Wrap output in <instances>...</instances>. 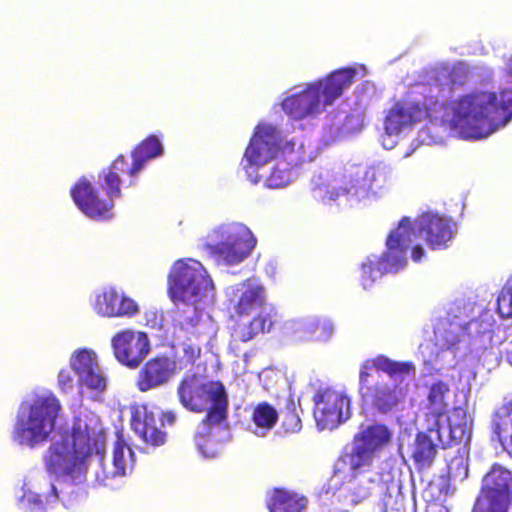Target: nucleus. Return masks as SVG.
<instances>
[{
	"label": "nucleus",
	"instance_id": "nucleus-36",
	"mask_svg": "<svg viewBox=\"0 0 512 512\" xmlns=\"http://www.w3.org/2000/svg\"><path fill=\"white\" fill-rule=\"evenodd\" d=\"M290 181L287 169H279L274 167L265 179V185L268 188L276 189L286 186Z\"/></svg>",
	"mask_w": 512,
	"mask_h": 512
},
{
	"label": "nucleus",
	"instance_id": "nucleus-23",
	"mask_svg": "<svg viewBox=\"0 0 512 512\" xmlns=\"http://www.w3.org/2000/svg\"><path fill=\"white\" fill-rule=\"evenodd\" d=\"M349 177L354 192L365 196L377 195L387 182L385 171L376 166L356 165L350 171Z\"/></svg>",
	"mask_w": 512,
	"mask_h": 512
},
{
	"label": "nucleus",
	"instance_id": "nucleus-29",
	"mask_svg": "<svg viewBox=\"0 0 512 512\" xmlns=\"http://www.w3.org/2000/svg\"><path fill=\"white\" fill-rule=\"evenodd\" d=\"M265 303V290L260 285H247L241 293L234 312L238 317L248 316Z\"/></svg>",
	"mask_w": 512,
	"mask_h": 512
},
{
	"label": "nucleus",
	"instance_id": "nucleus-3",
	"mask_svg": "<svg viewBox=\"0 0 512 512\" xmlns=\"http://www.w3.org/2000/svg\"><path fill=\"white\" fill-rule=\"evenodd\" d=\"M213 289V282L203 265L196 260L174 263L168 276V293L177 305L176 321L183 331L193 333L199 325L200 303Z\"/></svg>",
	"mask_w": 512,
	"mask_h": 512
},
{
	"label": "nucleus",
	"instance_id": "nucleus-20",
	"mask_svg": "<svg viewBox=\"0 0 512 512\" xmlns=\"http://www.w3.org/2000/svg\"><path fill=\"white\" fill-rule=\"evenodd\" d=\"M174 362L167 356L149 359L139 370L136 386L139 391L147 392L166 383L174 372Z\"/></svg>",
	"mask_w": 512,
	"mask_h": 512
},
{
	"label": "nucleus",
	"instance_id": "nucleus-24",
	"mask_svg": "<svg viewBox=\"0 0 512 512\" xmlns=\"http://www.w3.org/2000/svg\"><path fill=\"white\" fill-rule=\"evenodd\" d=\"M131 426L140 438L153 447L166 442V433L157 427V419L146 406H139L132 411Z\"/></svg>",
	"mask_w": 512,
	"mask_h": 512
},
{
	"label": "nucleus",
	"instance_id": "nucleus-7",
	"mask_svg": "<svg viewBox=\"0 0 512 512\" xmlns=\"http://www.w3.org/2000/svg\"><path fill=\"white\" fill-rule=\"evenodd\" d=\"M355 75L356 70L353 68L336 70L324 79L308 84L302 91L284 98L282 109L294 120L317 114L352 85Z\"/></svg>",
	"mask_w": 512,
	"mask_h": 512
},
{
	"label": "nucleus",
	"instance_id": "nucleus-18",
	"mask_svg": "<svg viewBox=\"0 0 512 512\" xmlns=\"http://www.w3.org/2000/svg\"><path fill=\"white\" fill-rule=\"evenodd\" d=\"M273 325L274 321L269 313H258L249 321L236 320L231 330L229 349L238 355L241 344L269 333Z\"/></svg>",
	"mask_w": 512,
	"mask_h": 512
},
{
	"label": "nucleus",
	"instance_id": "nucleus-21",
	"mask_svg": "<svg viewBox=\"0 0 512 512\" xmlns=\"http://www.w3.org/2000/svg\"><path fill=\"white\" fill-rule=\"evenodd\" d=\"M95 310L103 317H132L139 312V307L133 299L115 288H108L96 297Z\"/></svg>",
	"mask_w": 512,
	"mask_h": 512
},
{
	"label": "nucleus",
	"instance_id": "nucleus-5",
	"mask_svg": "<svg viewBox=\"0 0 512 512\" xmlns=\"http://www.w3.org/2000/svg\"><path fill=\"white\" fill-rule=\"evenodd\" d=\"M92 440L88 425L75 422L49 445L43 456L46 471L56 478L75 479L83 475L92 455Z\"/></svg>",
	"mask_w": 512,
	"mask_h": 512
},
{
	"label": "nucleus",
	"instance_id": "nucleus-43",
	"mask_svg": "<svg viewBox=\"0 0 512 512\" xmlns=\"http://www.w3.org/2000/svg\"><path fill=\"white\" fill-rule=\"evenodd\" d=\"M353 494L355 495V497L353 498V501L355 503H358V502L366 499L367 497H369L371 495V491L369 488H363L359 492L353 493Z\"/></svg>",
	"mask_w": 512,
	"mask_h": 512
},
{
	"label": "nucleus",
	"instance_id": "nucleus-14",
	"mask_svg": "<svg viewBox=\"0 0 512 512\" xmlns=\"http://www.w3.org/2000/svg\"><path fill=\"white\" fill-rule=\"evenodd\" d=\"M414 236L410 218L403 217L387 236L385 251L375 258L382 273H398L408 263L406 253Z\"/></svg>",
	"mask_w": 512,
	"mask_h": 512
},
{
	"label": "nucleus",
	"instance_id": "nucleus-45",
	"mask_svg": "<svg viewBox=\"0 0 512 512\" xmlns=\"http://www.w3.org/2000/svg\"><path fill=\"white\" fill-rule=\"evenodd\" d=\"M293 162H294V164L296 165V164H298L299 162H301V160H295V161H293Z\"/></svg>",
	"mask_w": 512,
	"mask_h": 512
},
{
	"label": "nucleus",
	"instance_id": "nucleus-13",
	"mask_svg": "<svg viewBox=\"0 0 512 512\" xmlns=\"http://www.w3.org/2000/svg\"><path fill=\"white\" fill-rule=\"evenodd\" d=\"M313 415L319 430H334L351 417V399L342 391L326 387L313 395Z\"/></svg>",
	"mask_w": 512,
	"mask_h": 512
},
{
	"label": "nucleus",
	"instance_id": "nucleus-25",
	"mask_svg": "<svg viewBox=\"0 0 512 512\" xmlns=\"http://www.w3.org/2000/svg\"><path fill=\"white\" fill-rule=\"evenodd\" d=\"M163 153V146L155 135H149L138 143L131 152L132 163L127 167V175L131 178L143 169L144 165L151 159Z\"/></svg>",
	"mask_w": 512,
	"mask_h": 512
},
{
	"label": "nucleus",
	"instance_id": "nucleus-30",
	"mask_svg": "<svg viewBox=\"0 0 512 512\" xmlns=\"http://www.w3.org/2000/svg\"><path fill=\"white\" fill-rule=\"evenodd\" d=\"M305 507V499L284 489H275L268 502L270 512H300Z\"/></svg>",
	"mask_w": 512,
	"mask_h": 512
},
{
	"label": "nucleus",
	"instance_id": "nucleus-40",
	"mask_svg": "<svg viewBox=\"0 0 512 512\" xmlns=\"http://www.w3.org/2000/svg\"><path fill=\"white\" fill-rule=\"evenodd\" d=\"M319 328V325L314 322H304L301 323L298 330L303 332L304 334H313L317 329Z\"/></svg>",
	"mask_w": 512,
	"mask_h": 512
},
{
	"label": "nucleus",
	"instance_id": "nucleus-9",
	"mask_svg": "<svg viewBox=\"0 0 512 512\" xmlns=\"http://www.w3.org/2000/svg\"><path fill=\"white\" fill-rule=\"evenodd\" d=\"M215 242H207L210 255L228 265H236L247 258L256 246L251 230L240 223L223 224L214 230Z\"/></svg>",
	"mask_w": 512,
	"mask_h": 512
},
{
	"label": "nucleus",
	"instance_id": "nucleus-41",
	"mask_svg": "<svg viewBox=\"0 0 512 512\" xmlns=\"http://www.w3.org/2000/svg\"><path fill=\"white\" fill-rule=\"evenodd\" d=\"M321 187L313 188L314 192H319V197L322 200H325L326 198L329 200H335L339 196V192L337 191H328V189H325L324 194H321Z\"/></svg>",
	"mask_w": 512,
	"mask_h": 512
},
{
	"label": "nucleus",
	"instance_id": "nucleus-37",
	"mask_svg": "<svg viewBox=\"0 0 512 512\" xmlns=\"http://www.w3.org/2000/svg\"><path fill=\"white\" fill-rule=\"evenodd\" d=\"M58 384L63 391L72 388L73 376L71 375V371L69 369L60 370L58 374Z\"/></svg>",
	"mask_w": 512,
	"mask_h": 512
},
{
	"label": "nucleus",
	"instance_id": "nucleus-35",
	"mask_svg": "<svg viewBox=\"0 0 512 512\" xmlns=\"http://www.w3.org/2000/svg\"><path fill=\"white\" fill-rule=\"evenodd\" d=\"M468 474V464L462 456L454 457L448 464L449 478L454 481H463L468 477Z\"/></svg>",
	"mask_w": 512,
	"mask_h": 512
},
{
	"label": "nucleus",
	"instance_id": "nucleus-26",
	"mask_svg": "<svg viewBox=\"0 0 512 512\" xmlns=\"http://www.w3.org/2000/svg\"><path fill=\"white\" fill-rule=\"evenodd\" d=\"M491 429L503 449L512 455V399L493 413Z\"/></svg>",
	"mask_w": 512,
	"mask_h": 512
},
{
	"label": "nucleus",
	"instance_id": "nucleus-16",
	"mask_svg": "<svg viewBox=\"0 0 512 512\" xmlns=\"http://www.w3.org/2000/svg\"><path fill=\"white\" fill-rule=\"evenodd\" d=\"M113 354L118 362L129 368H136L150 351L148 335L142 331L125 329L111 339Z\"/></svg>",
	"mask_w": 512,
	"mask_h": 512
},
{
	"label": "nucleus",
	"instance_id": "nucleus-42",
	"mask_svg": "<svg viewBox=\"0 0 512 512\" xmlns=\"http://www.w3.org/2000/svg\"><path fill=\"white\" fill-rule=\"evenodd\" d=\"M425 252L420 245H416L411 250V258L415 262H419L424 257Z\"/></svg>",
	"mask_w": 512,
	"mask_h": 512
},
{
	"label": "nucleus",
	"instance_id": "nucleus-44",
	"mask_svg": "<svg viewBox=\"0 0 512 512\" xmlns=\"http://www.w3.org/2000/svg\"><path fill=\"white\" fill-rule=\"evenodd\" d=\"M426 512H448V510L440 504H433L428 507Z\"/></svg>",
	"mask_w": 512,
	"mask_h": 512
},
{
	"label": "nucleus",
	"instance_id": "nucleus-19",
	"mask_svg": "<svg viewBox=\"0 0 512 512\" xmlns=\"http://www.w3.org/2000/svg\"><path fill=\"white\" fill-rule=\"evenodd\" d=\"M414 235L423 237L432 249L445 248L448 241L452 238L450 224L442 217L425 213L415 222Z\"/></svg>",
	"mask_w": 512,
	"mask_h": 512
},
{
	"label": "nucleus",
	"instance_id": "nucleus-2",
	"mask_svg": "<svg viewBox=\"0 0 512 512\" xmlns=\"http://www.w3.org/2000/svg\"><path fill=\"white\" fill-rule=\"evenodd\" d=\"M180 403L189 411H206L200 429L194 434L198 450L208 455V446L215 427L224 425L228 418L229 400L225 386L220 381H203L197 374L185 376L177 387Z\"/></svg>",
	"mask_w": 512,
	"mask_h": 512
},
{
	"label": "nucleus",
	"instance_id": "nucleus-33",
	"mask_svg": "<svg viewBox=\"0 0 512 512\" xmlns=\"http://www.w3.org/2000/svg\"><path fill=\"white\" fill-rule=\"evenodd\" d=\"M496 310L502 319L512 320V280L501 289Z\"/></svg>",
	"mask_w": 512,
	"mask_h": 512
},
{
	"label": "nucleus",
	"instance_id": "nucleus-34",
	"mask_svg": "<svg viewBox=\"0 0 512 512\" xmlns=\"http://www.w3.org/2000/svg\"><path fill=\"white\" fill-rule=\"evenodd\" d=\"M282 426L287 433H296L302 428V422L293 401L287 405L283 413Z\"/></svg>",
	"mask_w": 512,
	"mask_h": 512
},
{
	"label": "nucleus",
	"instance_id": "nucleus-28",
	"mask_svg": "<svg viewBox=\"0 0 512 512\" xmlns=\"http://www.w3.org/2000/svg\"><path fill=\"white\" fill-rule=\"evenodd\" d=\"M113 471L104 473V479L109 477H122L126 474L127 468L134 464V452L126 443L122 435H118L113 447Z\"/></svg>",
	"mask_w": 512,
	"mask_h": 512
},
{
	"label": "nucleus",
	"instance_id": "nucleus-10",
	"mask_svg": "<svg viewBox=\"0 0 512 512\" xmlns=\"http://www.w3.org/2000/svg\"><path fill=\"white\" fill-rule=\"evenodd\" d=\"M392 434L385 424L374 423L361 427L354 434L351 451L347 454L351 476L356 478L368 470L373 463L375 454L391 441Z\"/></svg>",
	"mask_w": 512,
	"mask_h": 512
},
{
	"label": "nucleus",
	"instance_id": "nucleus-11",
	"mask_svg": "<svg viewBox=\"0 0 512 512\" xmlns=\"http://www.w3.org/2000/svg\"><path fill=\"white\" fill-rule=\"evenodd\" d=\"M512 503V472L494 463L484 475L472 512H508Z\"/></svg>",
	"mask_w": 512,
	"mask_h": 512
},
{
	"label": "nucleus",
	"instance_id": "nucleus-39",
	"mask_svg": "<svg viewBox=\"0 0 512 512\" xmlns=\"http://www.w3.org/2000/svg\"><path fill=\"white\" fill-rule=\"evenodd\" d=\"M176 419H177V416L174 411H165L162 413L161 418H160L162 425L167 424L170 426L175 424Z\"/></svg>",
	"mask_w": 512,
	"mask_h": 512
},
{
	"label": "nucleus",
	"instance_id": "nucleus-38",
	"mask_svg": "<svg viewBox=\"0 0 512 512\" xmlns=\"http://www.w3.org/2000/svg\"><path fill=\"white\" fill-rule=\"evenodd\" d=\"M50 491L51 493L45 495L44 499H42L41 495H36V497L34 498V502L39 504L54 502L56 499H58L57 489L54 485H51Z\"/></svg>",
	"mask_w": 512,
	"mask_h": 512
},
{
	"label": "nucleus",
	"instance_id": "nucleus-22",
	"mask_svg": "<svg viewBox=\"0 0 512 512\" xmlns=\"http://www.w3.org/2000/svg\"><path fill=\"white\" fill-rule=\"evenodd\" d=\"M71 365L81 383L90 389L104 390L106 379L100 371L96 355L93 351L82 349L75 353Z\"/></svg>",
	"mask_w": 512,
	"mask_h": 512
},
{
	"label": "nucleus",
	"instance_id": "nucleus-27",
	"mask_svg": "<svg viewBox=\"0 0 512 512\" xmlns=\"http://www.w3.org/2000/svg\"><path fill=\"white\" fill-rule=\"evenodd\" d=\"M129 166L126 157L123 154H119L108 167L100 172V187L112 200L121 196L120 173L127 174V167Z\"/></svg>",
	"mask_w": 512,
	"mask_h": 512
},
{
	"label": "nucleus",
	"instance_id": "nucleus-17",
	"mask_svg": "<svg viewBox=\"0 0 512 512\" xmlns=\"http://www.w3.org/2000/svg\"><path fill=\"white\" fill-rule=\"evenodd\" d=\"M469 440H453L449 446H446L441 438L438 436V432L429 431L425 427L424 431H419L415 435L413 443V449L411 458L418 471H422L431 467L436 459L438 448L448 449L461 443H466Z\"/></svg>",
	"mask_w": 512,
	"mask_h": 512
},
{
	"label": "nucleus",
	"instance_id": "nucleus-4",
	"mask_svg": "<svg viewBox=\"0 0 512 512\" xmlns=\"http://www.w3.org/2000/svg\"><path fill=\"white\" fill-rule=\"evenodd\" d=\"M379 372L394 377L414 374L415 367L411 362H397L382 354L366 359L360 365L358 393L361 401L378 413L388 414L403 403L407 394V385H402L401 382L389 384L376 381Z\"/></svg>",
	"mask_w": 512,
	"mask_h": 512
},
{
	"label": "nucleus",
	"instance_id": "nucleus-32",
	"mask_svg": "<svg viewBox=\"0 0 512 512\" xmlns=\"http://www.w3.org/2000/svg\"><path fill=\"white\" fill-rule=\"evenodd\" d=\"M386 273H382L379 264L376 260L367 259L361 265V285L365 290L373 287L378 278H381Z\"/></svg>",
	"mask_w": 512,
	"mask_h": 512
},
{
	"label": "nucleus",
	"instance_id": "nucleus-12",
	"mask_svg": "<svg viewBox=\"0 0 512 512\" xmlns=\"http://www.w3.org/2000/svg\"><path fill=\"white\" fill-rule=\"evenodd\" d=\"M281 142L280 131L276 127L268 124L255 127L241 161L242 168L253 184H257L260 177L252 176L250 170L264 166L276 158L281 150Z\"/></svg>",
	"mask_w": 512,
	"mask_h": 512
},
{
	"label": "nucleus",
	"instance_id": "nucleus-1",
	"mask_svg": "<svg viewBox=\"0 0 512 512\" xmlns=\"http://www.w3.org/2000/svg\"><path fill=\"white\" fill-rule=\"evenodd\" d=\"M439 83L416 86L411 100L396 101L387 111L384 130L397 135L422 120L448 123L465 139L486 138L512 119V89L474 91L448 102Z\"/></svg>",
	"mask_w": 512,
	"mask_h": 512
},
{
	"label": "nucleus",
	"instance_id": "nucleus-8",
	"mask_svg": "<svg viewBox=\"0 0 512 512\" xmlns=\"http://www.w3.org/2000/svg\"><path fill=\"white\" fill-rule=\"evenodd\" d=\"M61 410V403L54 394L37 397L29 407L27 418L16 422L14 441L29 447L46 442L55 430Z\"/></svg>",
	"mask_w": 512,
	"mask_h": 512
},
{
	"label": "nucleus",
	"instance_id": "nucleus-31",
	"mask_svg": "<svg viewBox=\"0 0 512 512\" xmlns=\"http://www.w3.org/2000/svg\"><path fill=\"white\" fill-rule=\"evenodd\" d=\"M278 421V412L268 402H260L254 406L251 422L265 431L271 430Z\"/></svg>",
	"mask_w": 512,
	"mask_h": 512
},
{
	"label": "nucleus",
	"instance_id": "nucleus-15",
	"mask_svg": "<svg viewBox=\"0 0 512 512\" xmlns=\"http://www.w3.org/2000/svg\"><path fill=\"white\" fill-rule=\"evenodd\" d=\"M70 196L78 209L97 221H108L114 216V200L102 198L98 190L85 177H81L70 189Z\"/></svg>",
	"mask_w": 512,
	"mask_h": 512
},
{
	"label": "nucleus",
	"instance_id": "nucleus-6",
	"mask_svg": "<svg viewBox=\"0 0 512 512\" xmlns=\"http://www.w3.org/2000/svg\"><path fill=\"white\" fill-rule=\"evenodd\" d=\"M449 393L450 385L447 382H433L428 388L423 416L424 426L429 431L438 432L439 438L446 446L453 440H469L472 431L467 411L460 406L449 408L446 401Z\"/></svg>",
	"mask_w": 512,
	"mask_h": 512
}]
</instances>
